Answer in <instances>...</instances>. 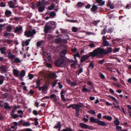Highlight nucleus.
I'll use <instances>...</instances> for the list:
<instances>
[{
    "label": "nucleus",
    "instance_id": "obj_1",
    "mask_svg": "<svg viewBox=\"0 0 131 131\" xmlns=\"http://www.w3.org/2000/svg\"><path fill=\"white\" fill-rule=\"evenodd\" d=\"M107 51H105L103 48H98L94 50L93 52H91V56L94 57L97 56L103 57L104 55L112 52L113 51L111 47H107Z\"/></svg>",
    "mask_w": 131,
    "mask_h": 131
},
{
    "label": "nucleus",
    "instance_id": "obj_2",
    "mask_svg": "<svg viewBox=\"0 0 131 131\" xmlns=\"http://www.w3.org/2000/svg\"><path fill=\"white\" fill-rule=\"evenodd\" d=\"M84 105L83 103L80 102L77 104H71L67 106V107L68 109L72 107L73 109H75L76 115L77 117H79L80 115L79 112L80 110H81L80 108L83 107Z\"/></svg>",
    "mask_w": 131,
    "mask_h": 131
},
{
    "label": "nucleus",
    "instance_id": "obj_3",
    "mask_svg": "<svg viewBox=\"0 0 131 131\" xmlns=\"http://www.w3.org/2000/svg\"><path fill=\"white\" fill-rule=\"evenodd\" d=\"M56 24L54 21H50L47 23L45 25L44 31L45 33L50 32L52 30L55 29L56 27Z\"/></svg>",
    "mask_w": 131,
    "mask_h": 131
},
{
    "label": "nucleus",
    "instance_id": "obj_4",
    "mask_svg": "<svg viewBox=\"0 0 131 131\" xmlns=\"http://www.w3.org/2000/svg\"><path fill=\"white\" fill-rule=\"evenodd\" d=\"M97 117L98 119L94 118L93 117H91V122L96 123L99 125L104 126H106L107 125L106 123L99 119L101 118V113H99Z\"/></svg>",
    "mask_w": 131,
    "mask_h": 131
},
{
    "label": "nucleus",
    "instance_id": "obj_5",
    "mask_svg": "<svg viewBox=\"0 0 131 131\" xmlns=\"http://www.w3.org/2000/svg\"><path fill=\"white\" fill-rule=\"evenodd\" d=\"M56 66L58 67H67L68 64L67 63L66 60L64 61V59L60 58L56 61L55 62Z\"/></svg>",
    "mask_w": 131,
    "mask_h": 131
},
{
    "label": "nucleus",
    "instance_id": "obj_6",
    "mask_svg": "<svg viewBox=\"0 0 131 131\" xmlns=\"http://www.w3.org/2000/svg\"><path fill=\"white\" fill-rule=\"evenodd\" d=\"M8 57V58L11 60H13L15 59L14 61L17 63H20L21 61L18 58H15L16 56L15 55L13 54L11 51L7 52Z\"/></svg>",
    "mask_w": 131,
    "mask_h": 131
},
{
    "label": "nucleus",
    "instance_id": "obj_7",
    "mask_svg": "<svg viewBox=\"0 0 131 131\" xmlns=\"http://www.w3.org/2000/svg\"><path fill=\"white\" fill-rule=\"evenodd\" d=\"M42 2L39 1L36 4V7L38 8V11L40 12H42L44 10L45 8V5H42L41 4Z\"/></svg>",
    "mask_w": 131,
    "mask_h": 131
},
{
    "label": "nucleus",
    "instance_id": "obj_8",
    "mask_svg": "<svg viewBox=\"0 0 131 131\" xmlns=\"http://www.w3.org/2000/svg\"><path fill=\"white\" fill-rule=\"evenodd\" d=\"M36 33V30L33 29L32 31L30 30L26 31L24 32V35L27 37H30L32 36L34 34H35Z\"/></svg>",
    "mask_w": 131,
    "mask_h": 131
},
{
    "label": "nucleus",
    "instance_id": "obj_9",
    "mask_svg": "<svg viewBox=\"0 0 131 131\" xmlns=\"http://www.w3.org/2000/svg\"><path fill=\"white\" fill-rule=\"evenodd\" d=\"M89 55L87 54H85L83 56L81 57L80 60L81 63H83L85 61L88 59L89 57H90V53H89Z\"/></svg>",
    "mask_w": 131,
    "mask_h": 131
},
{
    "label": "nucleus",
    "instance_id": "obj_10",
    "mask_svg": "<svg viewBox=\"0 0 131 131\" xmlns=\"http://www.w3.org/2000/svg\"><path fill=\"white\" fill-rule=\"evenodd\" d=\"M103 40V44L106 46H109V42L106 40V37L103 36L102 37Z\"/></svg>",
    "mask_w": 131,
    "mask_h": 131
},
{
    "label": "nucleus",
    "instance_id": "obj_11",
    "mask_svg": "<svg viewBox=\"0 0 131 131\" xmlns=\"http://www.w3.org/2000/svg\"><path fill=\"white\" fill-rule=\"evenodd\" d=\"M22 30V27L21 26L19 25L18 27H16L14 30V32L15 33L18 32L19 33Z\"/></svg>",
    "mask_w": 131,
    "mask_h": 131
},
{
    "label": "nucleus",
    "instance_id": "obj_12",
    "mask_svg": "<svg viewBox=\"0 0 131 131\" xmlns=\"http://www.w3.org/2000/svg\"><path fill=\"white\" fill-rule=\"evenodd\" d=\"M61 122L59 121L58 122L57 124L54 127V128L55 129H57L58 128V130L60 131L61 128Z\"/></svg>",
    "mask_w": 131,
    "mask_h": 131
},
{
    "label": "nucleus",
    "instance_id": "obj_13",
    "mask_svg": "<svg viewBox=\"0 0 131 131\" xmlns=\"http://www.w3.org/2000/svg\"><path fill=\"white\" fill-rule=\"evenodd\" d=\"M62 42V40L60 37H58V38L56 39L54 41L55 43L56 44L60 43Z\"/></svg>",
    "mask_w": 131,
    "mask_h": 131
},
{
    "label": "nucleus",
    "instance_id": "obj_14",
    "mask_svg": "<svg viewBox=\"0 0 131 131\" xmlns=\"http://www.w3.org/2000/svg\"><path fill=\"white\" fill-rule=\"evenodd\" d=\"M5 14L6 17H9L11 16L12 14V12L10 10L6 9L5 12Z\"/></svg>",
    "mask_w": 131,
    "mask_h": 131
},
{
    "label": "nucleus",
    "instance_id": "obj_15",
    "mask_svg": "<svg viewBox=\"0 0 131 131\" xmlns=\"http://www.w3.org/2000/svg\"><path fill=\"white\" fill-rule=\"evenodd\" d=\"M80 126L82 128L86 129H89V127L88 125L83 123H80Z\"/></svg>",
    "mask_w": 131,
    "mask_h": 131
},
{
    "label": "nucleus",
    "instance_id": "obj_16",
    "mask_svg": "<svg viewBox=\"0 0 131 131\" xmlns=\"http://www.w3.org/2000/svg\"><path fill=\"white\" fill-rule=\"evenodd\" d=\"M8 4L9 8H14V5H15L14 3L12 1H10L8 2Z\"/></svg>",
    "mask_w": 131,
    "mask_h": 131
},
{
    "label": "nucleus",
    "instance_id": "obj_17",
    "mask_svg": "<svg viewBox=\"0 0 131 131\" xmlns=\"http://www.w3.org/2000/svg\"><path fill=\"white\" fill-rule=\"evenodd\" d=\"M0 70L1 71V73H2V72L4 73H6L7 72L5 66L4 65H2L0 66Z\"/></svg>",
    "mask_w": 131,
    "mask_h": 131
},
{
    "label": "nucleus",
    "instance_id": "obj_18",
    "mask_svg": "<svg viewBox=\"0 0 131 131\" xmlns=\"http://www.w3.org/2000/svg\"><path fill=\"white\" fill-rule=\"evenodd\" d=\"M5 79V77L2 75H0V85L2 84Z\"/></svg>",
    "mask_w": 131,
    "mask_h": 131
},
{
    "label": "nucleus",
    "instance_id": "obj_19",
    "mask_svg": "<svg viewBox=\"0 0 131 131\" xmlns=\"http://www.w3.org/2000/svg\"><path fill=\"white\" fill-rule=\"evenodd\" d=\"M99 4L98 5L102 6L104 5L105 1L102 2V0H95Z\"/></svg>",
    "mask_w": 131,
    "mask_h": 131
},
{
    "label": "nucleus",
    "instance_id": "obj_20",
    "mask_svg": "<svg viewBox=\"0 0 131 131\" xmlns=\"http://www.w3.org/2000/svg\"><path fill=\"white\" fill-rule=\"evenodd\" d=\"M50 97L51 99L53 98L54 102H56L57 101V98L56 95L55 94H52L50 95Z\"/></svg>",
    "mask_w": 131,
    "mask_h": 131
},
{
    "label": "nucleus",
    "instance_id": "obj_21",
    "mask_svg": "<svg viewBox=\"0 0 131 131\" xmlns=\"http://www.w3.org/2000/svg\"><path fill=\"white\" fill-rule=\"evenodd\" d=\"M103 118L104 119H107L109 121H111L112 119V117L110 116H106V115L103 116Z\"/></svg>",
    "mask_w": 131,
    "mask_h": 131
},
{
    "label": "nucleus",
    "instance_id": "obj_22",
    "mask_svg": "<svg viewBox=\"0 0 131 131\" xmlns=\"http://www.w3.org/2000/svg\"><path fill=\"white\" fill-rule=\"evenodd\" d=\"M30 125V123L29 122H25L24 121L22 123V125L24 127H28Z\"/></svg>",
    "mask_w": 131,
    "mask_h": 131
},
{
    "label": "nucleus",
    "instance_id": "obj_23",
    "mask_svg": "<svg viewBox=\"0 0 131 131\" xmlns=\"http://www.w3.org/2000/svg\"><path fill=\"white\" fill-rule=\"evenodd\" d=\"M78 57L79 58H81V57L80 55V54L78 52L76 54L74 55V58L75 59V62H77V59L76 57Z\"/></svg>",
    "mask_w": 131,
    "mask_h": 131
},
{
    "label": "nucleus",
    "instance_id": "obj_24",
    "mask_svg": "<svg viewBox=\"0 0 131 131\" xmlns=\"http://www.w3.org/2000/svg\"><path fill=\"white\" fill-rule=\"evenodd\" d=\"M13 74L15 76H18L19 73L18 70H17L15 69H14L13 70Z\"/></svg>",
    "mask_w": 131,
    "mask_h": 131
},
{
    "label": "nucleus",
    "instance_id": "obj_25",
    "mask_svg": "<svg viewBox=\"0 0 131 131\" xmlns=\"http://www.w3.org/2000/svg\"><path fill=\"white\" fill-rule=\"evenodd\" d=\"M4 104L5 105L4 106V107L6 109H10L11 107L8 104L7 102L4 103Z\"/></svg>",
    "mask_w": 131,
    "mask_h": 131
},
{
    "label": "nucleus",
    "instance_id": "obj_26",
    "mask_svg": "<svg viewBox=\"0 0 131 131\" xmlns=\"http://www.w3.org/2000/svg\"><path fill=\"white\" fill-rule=\"evenodd\" d=\"M56 15V14L54 11L52 12H51L49 13V16L52 18H54Z\"/></svg>",
    "mask_w": 131,
    "mask_h": 131
},
{
    "label": "nucleus",
    "instance_id": "obj_27",
    "mask_svg": "<svg viewBox=\"0 0 131 131\" xmlns=\"http://www.w3.org/2000/svg\"><path fill=\"white\" fill-rule=\"evenodd\" d=\"M36 88H37L39 87L40 85V80L39 79H38L36 81Z\"/></svg>",
    "mask_w": 131,
    "mask_h": 131
},
{
    "label": "nucleus",
    "instance_id": "obj_28",
    "mask_svg": "<svg viewBox=\"0 0 131 131\" xmlns=\"http://www.w3.org/2000/svg\"><path fill=\"white\" fill-rule=\"evenodd\" d=\"M114 123L116 126H118L120 124V122L117 118H116L114 121Z\"/></svg>",
    "mask_w": 131,
    "mask_h": 131
},
{
    "label": "nucleus",
    "instance_id": "obj_29",
    "mask_svg": "<svg viewBox=\"0 0 131 131\" xmlns=\"http://www.w3.org/2000/svg\"><path fill=\"white\" fill-rule=\"evenodd\" d=\"M5 48L3 47L2 48H0V51H1V53L2 54H6V52L5 51Z\"/></svg>",
    "mask_w": 131,
    "mask_h": 131
},
{
    "label": "nucleus",
    "instance_id": "obj_30",
    "mask_svg": "<svg viewBox=\"0 0 131 131\" xmlns=\"http://www.w3.org/2000/svg\"><path fill=\"white\" fill-rule=\"evenodd\" d=\"M12 30V28L11 26L8 25L7 26L6 30L7 32H10Z\"/></svg>",
    "mask_w": 131,
    "mask_h": 131
},
{
    "label": "nucleus",
    "instance_id": "obj_31",
    "mask_svg": "<svg viewBox=\"0 0 131 131\" xmlns=\"http://www.w3.org/2000/svg\"><path fill=\"white\" fill-rule=\"evenodd\" d=\"M41 87L42 88V92L44 93L45 91L48 88V87L45 85H44Z\"/></svg>",
    "mask_w": 131,
    "mask_h": 131
},
{
    "label": "nucleus",
    "instance_id": "obj_32",
    "mask_svg": "<svg viewBox=\"0 0 131 131\" xmlns=\"http://www.w3.org/2000/svg\"><path fill=\"white\" fill-rule=\"evenodd\" d=\"M25 72L24 70H22L20 73V76L21 77H23L25 75Z\"/></svg>",
    "mask_w": 131,
    "mask_h": 131
},
{
    "label": "nucleus",
    "instance_id": "obj_33",
    "mask_svg": "<svg viewBox=\"0 0 131 131\" xmlns=\"http://www.w3.org/2000/svg\"><path fill=\"white\" fill-rule=\"evenodd\" d=\"M3 41L4 42H7L9 44H11L13 42V41L11 40L4 39Z\"/></svg>",
    "mask_w": 131,
    "mask_h": 131
},
{
    "label": "nucleus",
    "instance_id": "obj_34",
    "mask_svg": "<svg viewBox=\"0 0 131 131\" xmlns=\"http://www.w3.org/2000/svg\"><path fill=\"white\" fill-rule=\"evenodd\" d=\"M82 90L83 92H85L87 93H89V91L88 89L85 88V85H84L83 86Z\"/></svg>",
    "mask_w": 131,
    "mask_h": 131
},
{
    "label": "nucleus",
    "instance_id": "obj_35",
    "mask_svg": "<svg viewBox=\"0 0 131 131\" xmlns=\"http://www.w3.org/2000/svg\"><path fill=\"white\" fill-rule=\"evenodd\" d=\"M55 6L54 5V4H51L48 7V9L49 10H51L53 9Z\"/></svg>",
    "mask_w": 131,
    "mask_h": 131
},
{
    "label": "nucleus",
    "instance_id": "obj_36",
    "mask_svg": "<svg viewBox=\"0 0 131 131\" xmlns=\"http://www.w3.org/2000/svg\"><path fill=\"white\" fill-rule=\"evenodd\" d=\"M91 91H93L95 92V91L94 89V87L93 86L92 83L91 82Z\"/></svg>",
    "mask_w": 131,
    "mask_h": 131
},
{
    "label": "nucleus",
    "instance_id": "obj_37",
    "mask_svg": "<svg viewBox=\"0 0 131 131\" xmlns=\"http://www.w3.org/2000/svg\"><path fill=\"white\" fill-rule=\"evenodd\" d=\"M114 30V29L111 28H110L107 30V32L108 33H111Z\"/></svg>",
    "mask_w": 131,
    "mask_h": 131
},
{
    "label": "nucleus",
    "instance_id": "obj_38",
    "mask_svg": "<svg viewBox=\"0 0 131 131\" xmlns=\"http://www.w3.org/2000/svg\"><path fill=\"white\" fill-rule=\"evenodd\" d=\"M108 97L112 99V100L115 102H117V99L114 97L111 96L110 95H109Z\"/></svg>",
    "mask_w": 131,
    "mask_h": 131
},
{
    "label": "nucleus",
    "instance_id": "obj_39",
    "mask_svg": "<svg viewBox=\"0 0 131 131\" xmlns=\"http://www.w3.org/2000/svg\"><path fill=\"white\" fill-rule=\"evenodd\" d=\"M67 53V50L66 49H63L62 51L61 54H63L64 56Z\"/></svg>",
    "mask_w": 131,
    "mask_h": 131
},
{
    "label": "nucleus",
    "instance_id": "obj_40",
    "mask_svg": "<svg viewBox=\"0 0 131 131\" xmlns=\"http://www.w3.org/2000/svg\"><path fill=\"white\" fill-rule=\"evenodd\" d=\"M97 9V6L96 5H94L91 8L92 11V12L95 11Z\"/></svg>",
    "mask_w": 131,
    "mask_h": 131
},
{
    "label": "nucleus",
    "instance_id": "obj_41",
    "mask_svg": "<svg viewBox=\"0 0 131 131\" xmlns=\"http://www.w3.org/2000/svg\"><path fill=\"white\" fill-rule=\"evenodd\" d=\"M77 5L78 7H81L84 5V4L82 2H79L77 3Z\"/></svg>",
    "mask_w": 131,
    "mask_h": 131
},
{
    "label": "nucleus",
    "instance_id": "obj_42",
    "mask_svg": "<svg viewBox=\"0 0 131 131\" xmlns=\"http://www.w3.org/2000/svg\"><path fill=\"white\" fill-rule=\"evenodd\" d=\"M11 116L14 119H15L16 118L19 117V115H18L16 114H13V115H11Z\"/></svg>",
    "mask_w": 131,
    "mask_h": 131
},
{
    "label": "nucleus",
    "instance_id": "obj_43",
    "mask_svg": "<svg viewBox=\"0 0 131 131\" xmlns=\"http://www.w3.org/2000/svg\"><path fill=\"white\" fill-rule=\"evenodd\" d=\"M117 126L116 127V130L117 131H119L122 130V127L121 126Z\"/></svg>",
    "mask_w": 131,
    "mask_h": 131
},
{
    "label": "nucleus",
    "instance_id": "obj_44",
    "mask_svg": "<svg viewBox=\"0 0 131 131\" xmlns=\"http://www.w3.org/2000/svg\"><path fill=\"white\" fill-rule=\"evenodd\" d=\"M72 31L74 32H77L78 29L77 28L75 27H73L72 28Z\"/></svg>",
    "mask_w": 131,
    "mask_h": 131
},
{
    "label": "nucleus",
    "instance_id": "obj_45",
    "mask_svg": "<svg viewBox=\"0 0 131 131\" xmlns=\"http://www.w3.org/2000/svg\"><path fill=\"white\" fill-rule=\"evenodd\" d=\"M99 76L102 79H104L105 78V77L102 73H99Z\"/></svg>",
    "mask_w": 131,
    "mask_h": 131
},
{
    "label": "nucleus",
    "instance_id": "obj_46",
    "mask_svg": "<svg viewBox=\"0 0 131 131\" xmlns=\"http://www.w3.org/2000/svg\"><path fill=\"white\" fill-rule=\"evenodd\" d=\"M28 77H29V79L30 80H31L34 77V75L33 74H29L28 75Z\"/></svg>",
    "mask_w": 131,
    "mask_h": 131
},
{
    "label": "nucleus",
    "instance_id": "obj_47",
    "mask_svg": "<svg viewBox=\"0 0 131 131\" xmlns=\"http://www.w3.org/2000/svg\"><path fill=\"white\" fill-rule=\"evenodd\" d=\"M35 121V124L36 126H37L38 124V119L37 118H35L34 119Z\"/></svg>",
    "mask_w": 131,
    "mask_h": 131
},
{
    "label": "nucleus",
    "instance_id": "obj_48",
    "mask_svg": "<svg viewBox=\"0 0 131 131\" xmlns=\"http://www.w3.org/2000/svg\"><path fill=\"white\" fill-rule=\"evenodd\" d=\"M100 22V20H94V21L92 23V24H93L95 25H97V23Z\"/></svg>",
    "mask_w": 131,
    "mask_h": 131
},
{
    "label": "nucleus",
    "instance_id": "obj_49",
    "mask_svg": "<svg viewBox=\"0 0 131 131\" xmlns=\"http://www.w3.org/2000/svg\"><path fill=\"white\" fill-rule=\"evenodd\" d=\"M77 62H75V61H74V62L73 63L71 64L70 65V67L71 68H75V63Z\"/></svg>",
    "mask_w": 131,
    "mask_h": 131
},
{
    "label": "nucleus",
    "instance_id": "obj_50",
    "mask_svg": "<svg viewBox=\"0 0 131 131\" xmlns=\"http://www.w3.org/2000/svg\"><path fill=\"white\" fill-rule=\"evenodd\" d=\"M6 6V4L4 2H1L0 4V6L1 7H4Z\"/></svg>",
    "mask_w": 131,
    "mask_h": 131
},
{
    "label": "nucleus",
    "instance_id": "obj_51",
    "mask_svg": "<svg viewBox=\"0 0 131 131\" xmlns=\"http://www.w3.org/2000/svg\"><path fill=\"white\" fill-rule=\"evenodd\" d=\"M119 50H120V48H115L114 49V50L113 51V53H116V52H118L119 51Z\"/></svg>",
    "mask_w": 131,
    "mask_h": 131
},
{
    "label": "nucleus",
    "instance_id": "obj_52",
    "mask_svg": "<svg viewBox=\"0 0 131 131\" xmlns=\"http://www.w3.org/2000/svg\"><path fill=\"white\" fill-rule=\"evenodd\" d=\"M113 84L116 86H117L118 88H119L120 87V85L119 84V83L118 82H116L113 83Z\"/></svg>",
    "mask_w": 131,
    "mask_h": 131
},
{
    "label": "nucleus",
    "instance_id": "obj_53",
    "mask_svg": "<svg viewBox=\"0 0 131 131\" xmlns=\"http://www.w3.org/2000/svg\"><path fill=\"white\" fill-rule=\"evenodd\" d=\"M56 74L55 73H52L50 75V77L51 78H53L55 77Z\"/></svg>",
    "mask_w": 131,
    "mask_h": 131
},
{
    "label": "nucleus",
    "instance_id": "obj_54",
    "mask_svg": "<svg viewBox=\"0 0 131 131\" xmlns=\"http://www.w3.org/2000/svg\"><path fill=\"white\" fill-rule=\"evenodd\" d=\"M105 61L104 60H100L98 61V63L100 64H102Z\"/></svg>",
    "mask_w": 131,
    "mask_h": 131
},
{
    "label": "nucleus",
    "instance_id": "obj_55",
    "mask_svg": "<svg viewBox=\"0 0 131 131\" xmlns=\"http://www.w3.org/2000/svg\"><path fill=\"white\" fill-rule=\"evenodd\" d=\"M21 131H33L32 129L29 128H25L21 130Z\"/></svg>",
    "mask_w": 131,
    "mask_h": 131
},
{
    "label": "nucleus",
    "instance_id": "obj_56",
    "mask_svg": "<svg viewBox=\"0 0 131 131\" xmlns=\"http://www.w3.org/2000/svg\"><path fill=\"white\" fill-rule=\"evenodd\" d=\"M23 122H24V121L22 120H20L18 123V125L19 126H21V125H22Z\"/></svg>",
    "mask_w": 131,
    "mask_h": 131
},
{
    "label": "nucleus",
    "instance_id": "obj_57",
    "mask_svg": "<svg viewBox=\"0 0 131 131\" xmlns=\"http://www.w3.org/2000/svg\"><path fill=\"white\" fill-rule=\"evenodd\" d=\"M106 27L105 28H104L102 31L101 32V34H105L106 31H106Z\"/></svg>",
    "mask_w": 131,
    "mask_h": 131
},
{
    "label": "nucleus",
    "instance_id": "obj_58",
    "mask_svg": "<svg viewBox=\"0 0 131 131\" xmlns=\"http://www.w3.org/2000/svg\"><path fill=\"white\" fill-rule=\"evenodd\" d=\"M10 33H7L6 32L4 34V36L5 37H7L8 36L10 35Z\"/></svg>",
    "mask_w": 131,
    "mask_h": 131
},
{
    "label": "nucleus",
    "instance_id": "obj_59",
    "mask_svg": "<svg viewBox=\"0 0 131 131\" xmlns=\"http://www.w3.org/2000/svg\"><path fill=\"white\" fill-rule=\"evenodd\" d=\"M46 65L47 67L49 68H51L52 67V65L51 64L48 63H46Z\"/></svg>",
    "mask_w": 131,
    "mask_h": 131
},
{
    "label": "nucleus",
    "instance_id": "obj_60",
    "mask_svg": "<svg viewBox=\"0 0 131 131\" xmlns=\"http://www.w3.org/2000/svg\"><path fill=\"white\" fill-rule=\"evenodd\" d=\"M32 113L35 115L36 116L38 115V113L37 111L34 110L32 111Z\"/></svg>",
    "mask_w": 131,
    "mask_h": 131
},
{
    "label": "nucleus",
    "instance_id": "obj_61",
    "mask_svg": "<svg viewBox=\"0 0 131 131\" xmlns=\"http://www.w3.org/2000/svg\"><path fill=\"white\" fill-rule=\"evenodd\" d=\"M36 44L37 47H39L41 45V43L40 41H39Z\"/></svg>",
    "mask_w": 131,
    "mask_h": 131
},
{
    "label": "nucleus",
    "instance_id": "obj_62",
    "mask_svg": "<svg viewBox=\"0 0 131 131\" xmlns=\"http://www.w3.org/2000/svg\"><path fill=\"white\" fill-rule=\"evenodd\" d=\"M66 60L67 63L68 64V62H74V61L73 60H70L69 59H67Z\"/></svg>",
    "mask_w": 131,
    "mask_h": 131
},
{
    "label": "nucleus",
    "instance_id": "obj_63",
    "mask_svg": "<svg viewBox=\"0 0 131 131\" xmlns=\"http://www.w3.org/2000/svg\"><path fill=\"white\" fill-rule=\"evenodd\" d=\"M111 78L112 79L116 81L118 80V79L115 77L113 76H112L111 77Z\"/></svg>",
    "mask_w": 131,
    "mask_h": 131
},
{
    "label": "nucleus",
    "instance_id": "obj_64",
    "mask_svg": "<svg viewBox=\"0 0 131 131\" xmlns=\"http://www.w3.org/2000/svg\"><path fill=\"white\" fill-rule=\"evenodd\" d=\"M57 84V81L56 80L54 81V82L52 85V88H53Z\"/></svg>",
    "mask_w": 131,
    "mask_h": 131
}]
</instances>
